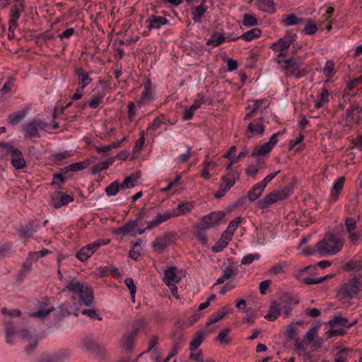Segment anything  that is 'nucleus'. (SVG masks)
<instances>
[{"instance_id":"9","label":"nucleus","mask_w":362,"mask_h":362,"mask_svg":"<svg viewBox=\"0 0 362 362\" xmlns=\"http://www.w3.org/2000/svg\"><path fill=\"white\" fill-rule=\"evenodd\" d=\"M291 192V189H288L271 192L259 202V206L262 209H266L277 201L285 199Z\"/></svg>"},{"instance_id":"8","label":"nucleus","mask_w":362,"mask_h":362,"mask_svg":"<svg viewBox=\"0 0 362 362\" xmlns=\"http://www.w3.org/2000/svg\"><path fill=\"white\" fill-rule=\"evenodd\" d=\"M47 127V123L42 120L36 119L30 121L26 123L22 129L25 138L33 139L37 138L40 136L41 131L45 130Z\"/></svg>"},{"instance_id":"62","label":"nucleus","mask_w":362,"mask_h":362,"mask_svg":"<svg viewBox=\"0 0 362 362\" xmlns=\"http://www.w3.org/2000/svg\"><path fill=\"white\" fill-rule=\"evenodd\" d=\"M245 156V153L244 151H241L239 153L238 156L237 158H230L229 160H230V162L229 163L226 165V170L227 171H229V170H233L231 168H232V165L237 163L240 158H243Z\"/></svg>"},{"instance_id":"11","label":"nucleus","mask_w":362,"mask_h":362,"mask_svg":"<svg viewBox=\"0 0 362 362\" xmlns=\"http://www.w3.org/2000/svg\"><path fill=\"white\" fill-rule=\"evenodd\" d=\"M225 214L221 211H213L200 220V226L202 229L207 230L216 226L223 218Z\"/></svg>"},{"instance_id":"52","label":"nucleus","mask_w":362,"mask_h":362,"mask_svg":"<svg viewBox=\"0 0 362 362\" xmlns=\"http://www.w3.org/2000/svg\"><path fill=\"white\" fill-rule=\"evenodd\" d=\"M282 21L286 26L298 25L300 19L294 14H291L283 18Z\"/></svg>"},{"instance_id":"30","label":"nucleus","mask_w":362,"mask_h":362,"mask_svg":"<svg viewBox=\"0 0 362 362\" xmlns=\"http://www.w3.org/2000/svg\"><path fill=\"white\" fill-rule=\"evenodd\" d=\"M281 313L280 305L276 302L271 304L269 313L265 315V318L269 321H274L277 319Z\"/></svg>"},{"instance_id":"29","label":"nucleus","mask_w":362,"mask_h":362,"mask_svg":"<svg viewBox=\"0 0 362 362\" xmlns=\"http://www.w3.org/2000/svg\"><path fill=\"white\" fill-rule=\"evenodd\" d=\"M262 31L259 28H255L245 32V33H243L240 36L235 37V39L240 38L247 42H250L260 37Z\"/></svg>"},{"instance_id":"45","label":"nucleus","mask_w":362,"mask_h":362,"mask_svg":"<svg viewBox=\"0 0 362 362\" xmlns=\"http://www.w3.org/2000/svg\"><path fill=\"white\" fill-rule=\"evenodd\" d=\"M317 27L316 23L314 21L309 20L305 25L303 33L305 35H313L317 32Z\"/></svg>"},{"instance_id":"17","label":"nucleus","mask_w":362,"mask_h":362,"mask_svg":"<svg viewBox=\"0 0 362 362\" xmlns=\"http://www.w3.org/2000/svg\"><path fill=\"white\" fill-rule=\"evenodd\" d=\"M148 28L150 30H157L160 28L162 25L169 23V21L165 17L151 15L146 21Z\"/></svg>"},{"instance_id":"33","label":"nucleus","mask_w":362,"mask_h":362,"mask_svg":"<svg viewBox=\"0 0 362 362\" xmlns=\"http://www.w3.org/2000/svg\"><path fill=\"white\" fill-rule=\"evenodd\" d=\"M20 336L23 340L26 341L29 344L32 349L36 346L37 339L36 337L33 333H30L28 330H22Z\"/></svg>"},{"instance_id":"31","label":"nucleus","mask_w":362,"mask_h":362,"mask_svg":"<svg viewBox=\"0 0 362 362\" xmlns=\"http://www.w3.org/2000/svg\"><path fill=\"white\" fill-rule=\"evenodd\" d=\"M26 115V111L20 110L11 114L8 117V120L11 125L15 126L21 122L25 118Z\"/></svg>"},{"instance_id":"41","label":"nucleus","mask_w":362,"mask_h":362,"mask_svg":"<svg viewBox=\"0 0 362 362\" xmlns=\"http://www.w3.org/2000/svg\"><path fill=\"white\" fill-rule=\"evenodd\" d=\"M86 166H87V163L85 161L74 163L70 164L68 166L65 167L62 170V171L64 173H67L69 171L76 172V171L81 170L86 168Z\"/></svg>"},{"instance_id":"28","label":"nucleus","mask_w":362,"mask_h":362,"mask_svg":"<svg viewBox=\"0 0 362 362\" xmlns=\"http://www.w3.org/2000/svg\"><path fill=\"white\" fill-rule=\"evenodd\" d=\"M139 177V176L138 174H132L131 175L127 177L123 182L120 184L121 189H131L134 187L138 185Z\"/></svg>"},{"instance_id":"13","label":"nucleus","mask_w":362,"mask_h":362,"mask_svg":"<svg viewBox=\"0 0 362 362\" xmlns=\"http://www.w3.org/2000/svg\"><path fill=\"white\" fill-rule=\"evenodd\" d=\"M298 303V300L293 296L285 293L282 295L279 300L280 310L285 317H288L291 313V305Z\"/></svg>"},{"instance_id":"58","label":"nucleus","mask_w":362,"mask_h":362,"mask_svg":"<svg viewBox=\"0 0 362 362\" xmlns=\"http://www.w3.org/2000/svg\"><path fill=\"white\" fill-rule=\"evenodd\" d=\"M21 11L22 8L21 6H13L11 8L10 11L11 18L14 20H18L21 16Z\"/></svg>"},{"instance_id":"50","label":"nucleus","mask_w":362,"mask_h":362,"mask_svg":"<svg viewBox=\"0 0 362 362\" xmlns=\"http://www.w3.org/2000/svg\"><path fill=\"white\" fill-rule=\"evenodd\" d=\"M74 199L71 196L66 194L62 196L59 202H53L52 205L54 208L58 209L62 206L66 205L71 202H73Z\"/></svg>"},{"instance_id":"63","label":"nucleus","mask_w":362,"mask_h":362,"mask_svg":"<svg viewBox=\"0 0 362 362\" xmlns=\"http://www.w3.org/2000/svg\"><path fill=\"white\" fill-rule=\"evenodd\" d=\"M197 237L199 241L204 245H206L208 243L207 235L204 231V229H201L197 232Z\"/></svg>"},{"instance_id":"3","label":"nucleus","mask_w":362,"mask_h":362,"mask_svg":"<svg viewBox=\"0 0 362 362\" xmlns=\"http://www.w3.org/2000/svg\"><path fill=\"white\" fill-rule=\"evenodd\" d=\"M65 287L72 293L74 298H79L85 305L89 306L93 303V293L92 289L81 284L77 279L74 278L71 279L65 284Z\"/></svg>"},{"instance_id":"47","label":"nucleus","mask_w":362,"mask_h":362,"mask_svg":"<svg viewBox=\"0 0 362 362\" xmlns=\"http://www.w3.org/2000/svg\"><path fill=\"white\" fill-rule=\"evenodd\" d=\"M119 189H121V187L119 182H114L106 187L105 192L107 196L112 197L116 195Z\"/></svg>"},{"instance_id":"14","label":"nucleus","mask_w":362,"mask_h":362,"mask_svg":"<svg viewBox=\"0 0 362 362\" xmlns=\"http://www.w3.org/2000/svg\"><path fill=\"white\" fill-rule=\"evenodd\" d=\"M154 99L152 84L150 81H146L144 84V89L141 92V99L139 101V107L148 105Z\"/></svg>"},{"instance_id":"20","label":"nucleus","mask_w":362,"mask_h":362,"mask_svg":"<svg viewBox=\"0 0 362 362\" xmlns=\"http://www.w3.org/2000/svg\"><path fill=\"white\" fill-rule=\"evenodd\" d=\"M163 282L167 285L172 283H178L181 278L177 275V269L170 267L164 270Z\"/></svg>"},{"instance_id":"24","label":"nucleus","mask_w":362,"mask_h":362,"mask_svg":"<svg viewBox=\"0 0 362 362\" xmlns=\"http://www.w3.org/2000/svg\"><path fill=\"white\" fill-rule=\"evenodd\" d=\"M137 336V331H133L130 333H126L122 338V348L126 350H131L134 346V342Z\"/></svg>"},{"instance_id":"61","label":"nucleus","mask_w":362,"mask_h":362,"mask_svg":"<svg viewBox=\"0 0 362 362\" xmlns=\"http://www.w3.org/2000/svg\"><path fill=\"white\" fill-rule=\"evenodd\" d=\"M348 233H349V238L350 241L353 244H355V245L358 244L361 238L360 233H358L356 230H352L351 232H348Z\"/></svg>"},{"instance_id":"64","label":"nucleus","mask_w":362,"mask_h":362,"mask_svg":"<svg viewBox=\"0 0 362 362\" xmlns=\"http://www.w3.org/2000/svg\"><path fill=\"white\" fill-rule=\"evenodd\" d=\"M64 182V179L61 174H54L52 186L55 189L60 188L59 184Z\"/></svg>"},{"instance_id":"48","label":"nucleus","mask_w":362,"mask_h":362,"mask_svg":"<svg viewBox=\"0 0 362 362\" xmlns=\"http://www.w3.org/2000/svg\"><path fill=\"white\" fill-rule=\"evenodd\" d=\"M18 336L16 329L9 325L6 327V337L7 343L12 344L13 339Z\"/></svg>"},{"instance_id":"6","label":"nucleus","mask_w":362,"mask_h":362,"mask_svg":"<svg viewBox=\"0 0 362 362\" xmlns=\"http://www.w3.org/2000/svg\"><path fill=\"white\" fill-rule=\"evenodd\" d=\"M356 323V320H354L351 323H348L347 318L339 315H336L328 322V324L332 328L327 332V334L330 337L342 336L345 334L344 329L343 328H335L337 326L349 328L354 326Z\"/></svg>"},{"instance_id":"53","label":"nucleus","mask_w":362,"mask_h":362,"mask_svg":"<svg viewBox=\"0 0 362 362\" xmlns=\"http://www.w3.org/2000/svg\"><path fill=\"white\" fill-rule=\"evenodd\" d=\"M259 258L260 255L258 253L248 254L242 258L241 264L244 265H248L252 263L255 260H257Z\"/></svg>"},{"instance_id":"40","label":"nucleus","mask_w":362,"mask_h":362,"mask_svg":"<svg viewBox=\"0 0 362 362\" xmlns=\"http://www.w3.org/2000/svg\"><path fill=\"white\" fill-rule=\"evenodd\" d=\"M206 11V7L204 4L197 6L192 11V19L195 22H200L202 16Z\"/></svg>"},{"instance_id":"16","label":"nucleus","mask_w":362,"mask_h":362,"mask_svg":"<svg viewBox=\"0 0 362 362\" xmlns=\"http://www.w3.org/2000/svg\"><path fill=\"white\" fill-rule=\"evenodd\" d=\"M217 165V162L210 160L209 156H206L205 160L202 164L200 176L204 180H209L210 177V171L214 170Z\"/></svg>"},{"instance_id":"10","label":"nucleus","mask_w":362,"mask_h":362,"mask_svg":"<svg viewBox=\"0 0 362 362\" xmlns=\"http://www.w3.org/2000/svg\"><path fill=\"white\" fill-rule=\"evenodd\" d=\"M107 243L103 240H98L83 247L76 254L77 259L81 262L86 261L100 247L107 244Z\"/></svg>"},{"instance_id":"42","label":"nucleus","mask_w":362,"mask_h":362,"mask_svg":"<svg viewBox=\"0 0 362 362\" xmlns=\"http://www.w3.org/2000/svg\"><path fill=\"white\" fill-rule=\"evenodd\" d=\"M230 241V240H229L226 238V239L223 238V236L221 235V238L212 247V251L214 252H221L224 248L226 247V246L228 245Z\"/></svg>"},{"instance_id":"5","label":"nucleus","mask_w":362,"mask_h":362,"mask_svg":"<svg viewBox=\"0 0 362 362\" xmlns=\"http://www.w3.org/2000/svg\"><path fill=\"white\" fill-rule=\"evenodd\" d=\"M240 178V173L237 170H229L221 177V183L214 197L216 199L223 197L226 193L235 185Z\"/></svg>"},{"instance_id":"26","label":"nucleus","mask_w":362,"mask_h":362,"mask_svg":"<svg viewBox=\"0 0 362 362\" xmlns=\"http://www.w3.org/2000/svg\"><path fill=\"white\" fill-rule=\"evenodd\" d=\"M264 185H262L261 182H258L255 184L252 188L248 192L247 197L248 199L251 202H255L257 200L262 194L263 191L265 189Z\"/></svg>"},{"instance_id":"34","label":"nucleus","mask_w":362,"mask_h":362,"mask_svg":"<svg viewBox=\"0 0 362 362\" xmlns=\"http://www.w3.org/2000/svg\"><path fill=\"white\" fill-rule=\"evenodd\" d=\"M288 268V264L285 262H280L269 268V273L271 274L277 275L284 274Z\"/></svg>"},{"instance_id":"19","label":"nucleus","mask_w":362,"mask_h":362,"mask_svg":"<svg viewBox=\"0 0 362 362\" xmlns=\"http://www.w3.org/2000/svg\"><path fill=\"white\" fill-rule=\"evenodd\" d=\"M171 243V237L169 235H165L156 238L152 243V247L155 251L160 252L169 246Z\"/></svg>"},{"instance_id":"2","label":"nucleus","mask_w":362,"mask_h":362,"mask_svg":"<svg viewBox=\"0 0 362 362\" xmlns=\"http://www.w3.org/2000/svg\"><path fill=\"white\" fill-rule=\"evenodd\" d=\"M276 62L287 77L300 78L306 74L307 66L299 57H286Z\"/></svg>"},{"instance_id":"44","label":"nucleus","mask_w":362,"mask_h":362,"mask_svg":"<svg viewBox=\"0 0 362 362\" xmlns=\"http://www.w3.org/2000/svg\"><path fill=\"white\" fill-rule=\"evenodd\" d=\"M322 71L327 77H333L335 75L334 62L332 60L327 61Z\"/></svg>"},{"instance_id":"18","label":"nucleus","mask_w":362,"mask_h":362,"mask_svg":"<svg viewBox=\"0 0 362 362\" xmlns=\"http://www.w3.org/2000/svg\"><path fill=\"white\" fill-rule=\"evenodd\" d=\"M173 217L174 215H173L172 211H165L163 213H158L156 214V216H155L149 221L148 226H147V228H151L152 227L157 226L162 223L163 222H165Z\"/></svg>"},{"instance_id":"59","label":"nucleus","mask_w":362,"mask_h":362,"mask_svg":"<svg viewBox=\"0 0 362 362\" xmlns=\"http://www.w3.org/2000/svg\"><path fill=\"white\" fill-rule=\"evenodd\" d=\"M82 314L84 315H87L90 317L91 319H96L98 320H101L102 317L100 316L97 313L96 310L93 308L90 309H86L82 311Z\"/></svg>"},{"instance_id":"7","label":"nucleus","mask_w":362,"mask_h":362,"mask_svg":"<svg viewBox=\"0 0 362 362\" xmlns=\"http://www.w3.org/2000/svg\"><path fill=\"white\" fill-rule=\"evenodd\" d=\"M361 286L362 281L357 277H354L344 285L339 293V296L341 299L356 298Z\"/></svg>"},{"instance_id":"51","label":"nucleus","mask_w":362,"mask_h":362,"mask_svg":"<svg viewBox=\"0 0 362 362\" xmlns=\"http://www.w3.org/2000/svg\"><path fill=\"white\" fill-rule=\"evenodd\" d=\"M203 341V336L201 334H197L189 344V350L193 351L198 349Z\"/></svg>"},{"instance_id":"54","label":"nucleus","mask_w":362,"mask_h":362,"mask_svg":"<svg viewBox=\"0 0 362 362\" xmlns=\"http://www.w3.org/2000/svg\"><path fill=\"white\" fill-rule=\"evenodd\" d=\"M206 103V98L205 96L199 94L195 100H194L192 105L190 106L192 110L195 111L198 108H199L202 104H204Z\"/></svg>"},{"instance_id":"49","label":"nucleus","mask_w":362,"mask_h":362,"mask_svg":"<svg viewBox=\"0 0 362 362\" xmlns=\"http://www.w3.org/2000/svg\"><path fill=\"white\" fill-rule=\"evenodd\" d=\"M139 105L136 106L134 102L128 103V119L129 122H134L139 109Z\"/></svg>"},{"instance_id":"22","label":"nucleus","mask_w":362,"mask_h":362,"mask_svg":"<svg viewBox=\"0 0 362 362\" xmlns=\"http://www.w3.org/2000/svg\"><path fill=\"white\" fill-rule=\"evenodd\" d=\"M194 207V204L193 202H180L176 209L172 210L173 215H174V217L185 215L189 213Z\"/></svg>"},{"instance_id":"23","label":"nucleus","mask_w":362,"mask_h":362,"mask_svg":"<svg viewBox=\"0 0 362 362\" xmlns=\"http://www.w3.org/2000/svg\"><path fill=\"white\" fill-rule=\"evenodd\" d=\"M247 130L250 132V137L262 136L264 131V127L261 121H253L247 126Z\"/></svg>"},{"instance_id":"57","label":"nucleus","mask_w":362,"mask_h":362,"mask_svg":"<svg viewBox=\"0 0 362 362\" xmlns=\"http://www.w3.org/2000/svg\"><path fill=\"white\" fill-rule=\"evenodd\" d=\"M257 21L255 16L250 14H245L243 18V24L245 26H253L256 25Z\"/></svg>"},{"instance_id":"60","label":"nucleus","mask_w":362,"mask_h":362,"mask_svg":"<svg viewBox=\"0 0 362 362\" xmlns=\"http://www.w3.org/2000/svg\"><path fill=\"white\" fill-rule=\"evenodd\" d=\"M229 329H224L221 330L218 336L217 339L221 343L224 344H228L229 343L228 339H227V336L228 334Z\"/></svg>"},{"instance_id":"36","label":"nucleus","mask_w":362,"mask_h":362,"mask_svg":"<svg viewBox=\"0 0 362 362\" xmlns=\"http://www.w3.org/2000/svg\"><path fill=\"white\" fill-rule=\"evenodd\" d=\"M329 91L326 88H323L321 92L319 98L316 100L315 107L317 108H320L325 105L329 102Z\"/></svg>"},{"instance_id":"37","label":"nucleus","mask_w":362,"mask_h":362,"mask_svg":"<svg viewBox=\"0 0 362 362\" xmlns=\"http://www.w3.org/2000/svg\"><path fill=\"white\" fill-rule=\"evenodd\" d=\"M226 38L221 33H215L213 34L210 38L206 41V44L208 45H211L212 47H217L225 42Z\"/></svg>"},{"instance_id":"38","label":"nucleus","mask_w":362,"mask_h":362,"mask_svg":"<svg viewBox=\"0 0 362 362\" xmlns=\"http://www.w3.org/2000/svg\"><path fill=\"white\" fill-rule=\"evenodd\" d=\"M76 74L82 83L81 89H83L92 81V79L89 76L88 74L83 71L82 69H78L76 71Z\"/></svg>"},{"instance_id":"12","label":"nucleus","mask_w":362,"mask_h":362,"mask_svg":"<svg viewBox=\"0 0 362 362\" xmlns=\"http://www.w3.org/2000/svg\"><path fill=\"white\" fill-rule=\"evenodd\" d=\"M285 132V130L278 132L269 138V141L259 146H257L255 149L254 154L257 156H262L269 153L273 147L277 144V137L279 135H282Z\"/></svg>"},{"instance_id":"4","label":"nucleus","mask_w":362,"mask_h":362,"mask_svg":"<svg viewBox=\"0 0 362 362\" xmlns=\"http://www.w3.org/2000/svg\"><path fill=\"white\" fill-rule=\"evenodd\" d=\"M296 38L295 35L287 34L272 44L271 49L276 53L275 62L287 57L286 52L291 45L296 41Z\"/></svg>"},{"instance_id":"25","label":"nucleus","mask_w":362,"mask_h":362,"mask_svg":"<svg viewBox=\"0 0 362 362\" xmlns=\"http://www.w3.org/2000/svg\"><path fill=\"white\" fill-rule=\"evenodd\" d=\"M256 6L261 11L274 13L275 11L274 0H254Z\"/></svg>"},{"instance_id":"27","label":"nucleus","mask_w":362,"mask_h":362,"mask_svg":"<svg viewBox=\"0 0 362 362\" xmlns=\"http://www.w3.org/2000/svg\"><path fill=\"white\" fill-rule=\"evenodd\" d=\"M344 181V177H339L334 181L331 191V199L332 202H335L338 199L339 192L343 188Z\"/></svg>"},{"instance_id":"39","label":"nucleus","mask_w":362,"mask_h":362,"mask_svg":"<svg viewBox=\"0 0 362 362\" xmlns=\"http://www.w3.org/2000/svg\"><path fill=\"white\" fill-rule=\"evenodd\" d=\"M51 311L52 308L47 304H45L37 311L30 313V316L44 319Z\"/></svg>"},{"instance_id":"1","label":"nucleus","mask_w":362,"mask_h":362,"mask_svg":"<svg viewBox=\"0 0 362 362\" xmlns=\"http://www.w3.org/2000/svg\"><path fill=\"white\" fill-rule=\"evenodd\" d=\"M344 240L334 234L325 235L313 247H302L305 255L312 256L318 255L320 257H327L338 253L344 246Z\"/></svg>"},{"instance_id":"21","label":"nucleus","mask_w":362,"mask_h":362,"mask_svg":"<svg viewBox=\"0 0 362 362\" xmlns=\"http://www.w3.org/2000/svg\"><path fill=\"white\" fill-rule=\"evenodd\" d=\"M294 346L295 351L299 356H301L306 360L311 358L312 355L308 352V344L306 341L297 339L296 340Z\"/></svg>"},{"instance_id":"35","label":"nucleus","mask_w":362,"mask_h":362,"mask_svg":"<svg viewBox=\"0 0 362 362\" xmlns=\"http://www.w3.org/2000/svg\"><path fill=\"white\" fill-rule=\"evenodd\" d=\"M320 329L319 323H314L305 333V339L308 343H312L315 337L317 335Z\"/></svg>"},{"instance_id":"46","label":"nucleus","mask_w":362,"mask_h":362,"mask_svg":"<svg viewBox=\"0 0 362 362\" xmlns=\"http://www.w3.org/2000/svg\"><path fill=\"white\" fill-rule=\"evenodd\" d=\"M333 276H334V274H328V275H326V276H324L322 277H319V278L308 277V278H305L303 279V281L305 284H308V285L317 284L322 283L325 279L332 278Z\"/></svg>"},{"instance_id":"15","label":"nucleus","mask_w":362,"mask_h":362,"mask_svg":"<svg viewBox=\"0 0 362 362\" xmlns=\"http://www.w3.org/2000/svg\"><path fill=\"white\" fill-rule=\"evenodd\" d=\"M11 156V163L16 170H22L26 166V161L22 152L15 148Z\"/></svg>"},{"instance_id":"32","label":"nucleus","mask_w":362,"mask_h":362,"mask_svg":"<svg viewBox=\"0 0 362 362\" xmlns=\"http://www.w3.org/2000/svg\"><path fill=\"white\" fill-rule=\"evenodd\" d=\"M15 148L11 142H0V158L3 159L8 155H11Z\"/></svg>"},{"instance_id":"43","label":"nucleus","mask_w":362,"mask_h":362,"mask_svg":"<svg viewBox=\"0 0 362 362\" xmlns=\"http://www.w3.org/2000/svg\"><path fill=\"white\" fill-rule=\"evenodd\" d=\"M124 283L129 291L132 301L134 303L136 292V286L134 284V281L132 278H127L124 281Z\"/></svg>"},{"instance_id":"55","label":"nucleus","mask_w":362,"mask_h":362,"mask_svg":"<svg viewBox=\"0 0 362 362\" xmlns=\"http://www.w3.org/2000/svg\"><path fill=\"white\" fill-rule=\"evenodd\" d=\"M192 155V149L191 147L187 146V151L185 153H180L176 158L175 160L179 163H182L187 162L189 157Z\"/></svg>"},{"instance_id":"56","label":"nucleus","mask_w":362,"mask_h":362,"mask_svg":"<svg viewBox=\"0 0 362 362\" xmlns=\"http://www.w3.org/2000/svg\"><path fill=\"white\" fill-rule=\"evenodd\" d=\"M298 323H291L287 326L286 335L289 339H295L297 336V326Z\"/></svg>"}]
</instances>
